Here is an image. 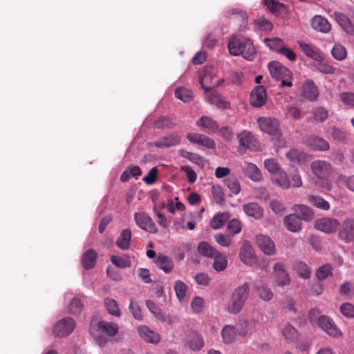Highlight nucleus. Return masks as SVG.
Masks as SVG:
<instances>
[{"label":"nucleus","instance_id":"2","mask_svg":"<svg viewBox=\"0 0 354 354\" xmlns=\"http://www.w3.org/2000/svg\"><path fill=\"white\" fill-rule=\"evenodd\" d=\"M250 295V285L245 282L236 287L227 301L225 308L230 313L236 315L243 308Z\"/></svg>","mask_w":354,"mask_h":354},{"label":"nucleus","instance_id":"22","mask_svg":"<svg viewBox=\"0 0 354 354\" xmlns=\"http://www.w3.org/2000/svg\"><path fill=\"white\" fill-rule=\"evenodd\" d=\"M283 223L286 229L290 232L297 233L301 230L302 223L301 218L296 214H290L285 216Z\"/></svg>","mask_w":354,"mask_h":354},{"label":"nucleus","instance_id":"9","mask_svg":"<svg viewBox=\"0 0 354 354\" xmlns=\"http://www.w3.org/2000/svg\"><path fill=\"white\" fill-rule=\"evenodd\" d=\"M316 325L331 337H338L342 335L341 331L335 323L327 316H320Z\"/></svg>","mask_w":354,"mask_h":354},{"label":"nucleus","instance_id":"37","mask_svg":"<svg viewBox=\"0 0 354 354\" xmlns=\"http://www.w3.org/2000/svg\"><path fill=\"white\" fill-rule=\"evenodd\" d=\"M236 335V329L232 325L225 326L221 331L222 338L225 344L232 343L235 340Z\"/></svg>","mask_w":354,"mask_h":354},{"label":"nucleus","instance_id":"61","mask_svg":"<svg viewBox=\"0 0 354 354\" xmlns=\"http://www.w3.org/2000/svg\"><path fill=\"white\" fill-rule=\"evenodd\" d=\"M214 239L218 244L223 247H228L232 243V239L228 235L221 233L215 234Z\"/></svg>","mask_w":354,"mask_h":354},{"label":"nucleus","instance_id":"64","mask_svg":"<svg viewBox=\"0 0 354 354\" xmlns=\"http://www.w3.org/2000/svg\"><path fill=\"white\" fill-rule=\"evenodd\" d=\"M341 313L347 317H354V306L349 303L343 304L340 306Z\"/></svg>","mask_w":354,"mask_h":354},{"label":"nucleus","instance_id":"42","mask_svg":"<svg viewBox=\"0 0 354 354\" xmlns=\"http://www.w3.org/2000/svg\"><path fill=\"white\" fill-rule=\"evenodd\" d=\"M295 211L301 214V220L304 221H310L314 218L313 211L304 205H297L295 207Z\"/></svg>","mask_w":354,"mask_h":354},{"label":"nucleus","instance_id":"49","mask_svg":"<svg viewBox=\"0 0 354 354\" xmlns=\"http://www.w3.org/2000/svg\"><path fill=\"white\" fill-rule=\"evenodd\" d=\"M283 335L287 341L292 342L297 339L298 333L292 326L287 324L283 328Z\"/></svg>","mask_w":354,"mask_h":354},{"label":"nucleus","instance_id":"16","mask_svg":"<svg viewBox=\"0 0 354 354\" xmlns=\"http://www.w3.org/2000/svg\"><path fill=\"white\" fill-rule=\"evenodd\" d=\"M297 44L303 53L309 58L316 62H323L325 57L324 53L317 47L298 41Z\"/></svg>","mask_w":354,"mask_h":354},{"label":"nucleus","instance_id":"15","mask_svg":"<svg viewBox=\"0 0 354 354\" xmlns=\"http://www.w3.org/2000/svg\"><path fill=\"white\" fill-rule=\"evenodd\" d=\"M257 123L263 132L270 135H278L279 124V121L271 118H259Z\"/></svg>","mask_w":354,"mask_h":354},{"label":"nucleus","instance_id":"48","mask_svg":"<svg viewBox=\"0 0 354 354\" xmlns=\"http://www.w3.org/2000/svg\"><path fill=\"white\" fill-rule=\"evenodd\" d=\"M331 55L336 60L342 61L346 59L347 51L344 46L339 44H336L331 50Z\"/></svg>","mask_w":354,"mask_h":354},{"label":"nucleus","instance_id":"5","mask_svg":"<svg viewBox=\"0 0 354 354\" xmlns=\"http://www.w3.org/2000/svg\"><path fill=\"white\" fill-rule=\"evenodd\" d=\"M75 323L73 319L65 317L59 320L54 326V333L57 336L66 337L74 330Z\"/></svg>","mask_w":354,"mask_h":354},{"label":"nucleus","instance_id":"63","mask_svg":"<svg viewBox=\"0 0 354 354\" xmlns=\"http://www.w3.org/2000/svg\"><path fill=\"white\" fill-rule=\"evenodd\" d=\"M341 101L347 106L354 107V93L344 92L339 95Z\"/></svg>","mask_w":354,"mask_h":354},{"label":"nucleus","instance_id":"47","mask_svg":"<svg viewBox=\"0 0 354 354\" xmlns=\"http://www.w3.org/2000/svg\"><path fill=\"white\" fill-rule=\"evenodd\" d=\"M104 304L106 310L111 315L117 317H120V310L116 301L113 299L106 298L104 300Z\"/></svg>","mask_w":354,"mask_h":354},{"label":"nucleus","instance_id":"25","mask_svg":"<svg viewBox=\"0 0 354 354\" xmlns=\"http://www.w3.org/2000/svg\"><path fill=\"white\" fill-rule=\"evenodd\" d=\"M140 337L147 342L156 344L160 341V336L158 333L151 330L146 326H141L138 328Z\"/></svg>","mask_w":354,"mask_h":354},{"label":"nucleus","instance_id":"14","mask_svg":"<svg viewBox=\"0 0 354 354\" xmlns=\"http://www.w3.org/2000/svg\"><path fill=\"white\" fill-rule=\"evenodd\" d=\"M310 168L313 173L319 178H327L333 171L331 165L324 160L313 161L310 164Z\"/></svg>","mask_w":354,"mask_h":354},{"label":"nucleus","instance_id":"28","mask_svg":"<svg viewBox=\"0 0 354 354\" xmlns=\"http://www.w3.org/2000/svg\"><path fill=\"white\" fill-rule=\"evenodd\" d=\"M286 156L290 161L297 164L304 163L310 159L308 154L295 149L288 151Z\"/></svg>","mask_w":354,"mask_h":354},{"label":"nucleus","instance_id":"10","mask_svg":"<svg viewBox=\"0 0 354 354\" xmlns=\"http://www.w3.org/2000/svg\"><path fill=\"white\" fill-rule=\"evenodd\" d=\"M274 283L278 286H286L290 284V278L286 270L285 264L283 263H276L273 266Z\"/></svg>","mask_w":354,"mask_h":354},{"label":"nucleus","instance_id":"40","mask_svg":"<svg viewBox=\"0 0 354 354\" xmlns=\"http://www.w3.org/2000/svg\"><path fill=\"white\" fill-rule=\"evenodd\" d=\"M229 191L232 193L230 196L237 195L241 191V184L236 177H229L223 180Z\"/></svg>","mask_w":354,"mask_h":354},{"label":"nucleus","instance_id":"45","mask_svg":"<svg viewBox=\"0 0 354 354\" xmlns=\"http://www.w3.org/2000/svg\"><path fill=\"white\" fill-rule=\"evenodd\" d=\"M254 25L255 28L260 31H271L273 28L272 22L265 17H260L255 19Z\"/></svg>","mask_w":354,"mask_h":354},{"label":"nucleus","instance_id":"26","mask_svg":"<svg viewBox=\"0 0 354 354\" xmlns=\"http://www.w3.org/2000/svg\"><path fill=\"white\" fill-rule=\"evenodd\" d=\"M196 124L207 133L215 132L218 125L216 121L208 116H202L196 123Z\"/></svg>","mask_w":354,"mask_h":354},{"label":"nucleus","instance_id":"7","mask_svg":"<svg viewBox=\"0 0 354 354\" xmlns=\"http://www.w3.org/2000/svg\"><path fill=\"white\" fill-rule=\"evenodd\" d=\"M237 138L239 145L244 148L252 151H259L260 149L259 142L250 131H243L237 135Z\"/></svg>","mask_w":354,"mask_h":354},{"label":"nucleus","instance_id":"17","mask_svg":"<svg viewBox=\"0 0 354 354\" xmlns=\"http://www.w3.org/2000/svg\"><path fill=\"white\" fill-rule=\"evenodd\" d=\"M185 346L193 351H198L204 346V340L196 331L189 332L185 339Z\"/></svg>","mask_w":354,"mask_h":354},{"label":"nucleus","instance_id":"29","mask_svg":"<svg viewBox=\"0 0 354 354\" xmlns=\"http://www.w3.org/2000/svg\"><path fill=\"white\" fill-rule=\"evenodd\" d=\"M156 264L158 268L167 274L171 272L174 267L172 259L163 254H160L157 257Z\"/></svg>","mask_w":354,"mask_h":354},{"label":"nucleus","instance_id":"19","mask_svg":"<svg viewBox=\"0 0 354 354\" xmlns=\"http://www.w3.org/2000/svg\"><path fill=\"white\" fill-rule=\"evenodd\" d=\"M239 257L243 263L252 266L257 261L254 251L249 241H245L240 248Z\"/></svg>","mask_w":354,"mask_h":354},{"label":"nucleus","instance_id":"52","mask_svg":"<svg viewBox=\"0 0 354 354\" xmlns=\"http://www.w3.org/2000/svg\"><path fill=\"white\" fill-rule=\"evenodd\" d=\"M187 290V287L184 282L180 280L176 281L174 285V290L176 292L177 298L180 301H182L185 298Z\"/></svg>","mask_w":354,"mask_h":354},{"label":"nucleus","instance_id":"58","mask_svg":"<svg viewBox=\"0 0 354 354\" xmlns=\"http://www.w3.org/2000/svg\"><path fill=\"white\" fill-rule=\"evenodd\" d=\"M315 66L317 71L324 74H333L335 72V68L327 63L318 62Z\"/></svg>","mask_w":354,"mask_h":354},{"label":"nucleus","instance_id":"12","mask_svg":"<svg viewBox=\"0 0 354 354\" xmlns=\"http://www.w3.org/2000/svg\"><path fill=\"white\" fill-rule=\"evenodd\" d=\"M214 71L211 68H206L200 77V84L205 91H209L212 88L220 84V80L214 77Z\"/></svg>","mask_w":354,"mask_h":354},{"label":"nucleus","instance_id":"41","mask_svg":"<svg viewBox=\"0 0 354 354\" xmlns=\"http://www.w3.org/2000/svg\"><path fill=\"white\" fill-rule=\"evenodd\" d=\"M198 250L201 255L210 258H213L216 254H218V251L205 241L201 242L198 244Z\"/></svg>","mask_w":354,"mask_h":354},{"label":"nucleus","instance_id":"55","mask_svg":"<svg viewBox=\"0 0 354 354\" xmlns=\"http://www.w3.org/2000/svg\"><path fill=\"white\" fill-rule=\"evenodd\" d=\"M82 308L83 306L82 301L80 299L75 297L71 300L68 306V310L71 314L77 315L82 311Z\"/></svg>","mask_w":354,"mask_h":354},{"label":"nucleus","instance_id":"56","mask_svg":"<svg viewBox=\"0 0 354 354\" xmlns=\"http://www.w3.org/2000/svg\"><path fill=\"white\" fill-rule=\"evenodd\" d=\"M111 261L119 268L123 269L131 266V261L129 260L116 255H112L111 257Z\"/></svg>","mask_w":354,"mask_h":354},{"label":"nucleus","instance_id":"24","mask_svg":"<svg viewBox=\"0 0 354 354\" xmlns=\"http://www.w3.org/2000/svg\"><path fill=\"white\" fill-rule=\"evenodd\" d=\"M243 172L252 181L259 182L262 179V174L256 165L245 162L241 167Z\"/></svg>","mask_w":354,"mask_h":354},{"label":"nucleus","instance_id":"11","mask_svg":"<svg viewBox=\"0 0 354 354\" xmlns=\"http://www.w3.org/2000/svg\"><path fill=\"white\" fill-rule=\"evenodd\" d=\"M339 221L333 218L324 217L317 220L315 223V228L325 233L330 234L336 232Z\"/></svg>","mask_w":354,"mask_h":354},{"label":"nucleus","instance_id":"46","mask_svg":"<svg viewBox=\"0 0 354 354\" xmlns=\"http://www.w3.org/2000/svg\"><path fill=\"white\" fill-rule=\"evenodd\" d=\"M213 258H214L213 268L215 270L221 272L227 268V259L225 255L218 252V254H216Z\"/></svg>","mask_w":354,"mask_h":354},{"label":"nucleus","instance_id":"23","mask_svg":"<svg viewBox=\"0 0 354 354\" xmlns=\"http://www.w3.org/2000/svg\"><path fill=\"white\" fill-rule=\"evenodd\" d=\"M256 241L259 249L266 254L272 255L274 253L275 246L274 242L268 236L258 235Z\"/></svg>","mask_w":354,"mask_h":354},{"label":"nucleus","instance_id":"6","mask_svg":"<svg viewBox=\"0 0 354 354\" xmlns=\"http://www.w3.org/2000/svg\"><path fill=\"white\" fill-rule=\"evenodd\" d=\"M134 219L136 224L142 229L150 233H156L157 227L151 217L145 212H136Z\"/></svg>","mask_w":354,"mask_h":354},{"label":"nucleus","instance_id":"50","mask_svg":"<svg viewBox=\"0 0 354 354\" xmlns=\"http://www.w3.org/2000/svg\"><path fill=\"white\" fill-rule=\"evenodd\" d=\"M176 97L184 102H188L192 99V92L185 88H178L175 91Z\"/></svg>","mask_w":354,"mask_h":354},{"label":"nucleus","instance_id":"43","mask_svg":"<svg viewBox=\"0 0 354 354\" xmlns=\"http://www.w3.org/2000/svg\"><path fill=\"white\" fill-rule=\"evenodd\" d=\"M230 218V215L227 212L218 213L213 217L211 221V226L213 229H219Z\"/></svg>","mask_w":354,"mask_h":354},{"label":"nucleus","instance_id":"32","mask_svg":"<svg viewBox=\"0 0 354 354\" xmlns=\"http://www.w3.org/2000/svg\"><path fill=\"white\" fill-rule=\"evenodd\" d=\"M131 232L129 228L124 229L117 239L115 245L121 250H126L130 246Z\"/></svg>","mask_w":354,"mask_h":354},{"label":"nucleus","instance_id":"3","mask_svg":"<svg viewBox=\"0 0 354 354\" xmlns=\"http://www.w3.org/2000/svg\"><path fill=\"white\" fill-rule=\"evenodd\" d=\"M268 68L271 76L281 82V87H291L293 75L292 72L279 62L273 61L270 62Z\"/></svg>","mask_w":354,"mask_h":354},{"label":"nucleus","instance_id":"35","mask_svg":"<svg viewBox=\"0 0 354 354\" xmlns=\"http://www.w3.org/2000/svg\"><path fill=\"white\" fill-rule=\"evenodd\" d=\"M335 18L338 24L349 34L354 33V27L352 25L349 19L344 14L340 12H335Z\"/></svg>","mask_w":354,"mask_h":354},{"label":"nucleus","instance_id":"54","mask_svg":"<svg viewBox=\"0 0 354 354\" xmlns=\"http://www.w3.org/2000/svg\"><path fill=\"white\" fill-rule=\"evenodd\" d=\"M316 275L319 281L326 279L328 276L332 275L331 266L329 264L320 266L317 270Z\"/></svg>","mask_w":354,"mask_h":354},{"label":"nucleus","instance_id":"34","mask_svg":"<svg viewBox=\"0 0 354 354\" xmlns=\"http://www.w3.org/2000/svg\"><path fill=\"white\" fill-rule=\"evenodd\" d=\"M97 260V254L93 249L88 250L82 256V266L89 270L94 267Z\"/></svg>","mask_w":354,"mask_h":354},{"label":"nucleus","instance_id":"38","mask_svg":"<svg viewBox=\"0 0 354 354\" xmlns=\"http://www.w3.org/2000/svg\"><path fill=\"white\" fill-rule=\"evenodd\" d=\"M140 175L141 170L139 167L136 165H130L121 174L120 180L122 182H127L131 178H138Z\"/></svg>","mask_w":354,"mask_h":354},{"label":"nucleus","instance_id":"4","mask_svg":"<svg viewBox=\"0 0 354 354\" xmlns=\"http://www.w3.org/2000/svg\"><path fill=\"white\" fill-rule=\"evenodd\" d=\"M274 183L285 189H288L291 186L299 187L302 185L301 178L296 169L290 174V177L286 172L283 171H279L274 178Z\"/></svg>","mask_w":354,"mask_h":354},{"label":"nucleus","instance_id":"59","mask_svg":"<svg viewBox=\"0 0 354 354\" xmlns=\"http://www.w3.org/2000/svg\"><path fill=\"white\" fill-rule=\"evenodd\" d=\"M313 114L314 115L315 120L319 122H324L328 117V110L322 107L315 109L313 111Z\"/></svg>","mask_w":354,"mask_h":354},{"label":"nucleus","instance_id":"1","mask_svg":"<svg viewBox=\"0 0 354 354\" xmlns=\"http://www.w3.org/2000/svg\"><path fill=\"white\" fill-rule=\"evenodd\" d=\"M228 49L231 55H242L244 59L249 61L253 60L257 53L253 42L244 37H234L230 40Z\"/></svg>","mask_w":354,"mask_h":354},{"label":"nucleus","instance_id":"51","mask_svg":"<svg viewBox=\"0 0 354 354\" xmlns=\"http://www.w3.org/2000/svg\"><path fill=\"white\" fill-rule=\"evenodd\" d=\"M259 297L263 301H268L273 297V292L268 287L261 285L257 289Z\"/></svg>","mask_w":354,"mask_h":354},{"label":"nucleus","instance_id":"30","mask_svg":"<svg viewBox=\"0 0 354 354\" xmlns=\"http://www.w3.org/2000/svg\"><path fill=\"white\" fill-rule=\"evenodd\" d=\"M181 137L178 134H170L165 136L156 142L157 147H169L178 145L180 142Z\"/></svg>","mask_w":354,"mask_h":354},{"label":"nucleus","instance_id":"8","mask_svg":"<svg viewBox=\"0 0 354 354\" xmlns=\"http://www.w3.org/2000/svg\"><path fill=\"white\" fill-rule=\"evenodd\" d=\"M316 325L331 337H338L342 335L341 331L335 323L327 316H320Z\"/></svg>","mask_w":354,"mask_h":354},{"label":"nucleus","instance_id":"21","mask_svg":"<svg viewBox=\"0 0 354 354\" xmlns=\"http://www.w3.org/2000/svg\"><path fill=\"white\" fill-rule=\"evenodd\" d=\"M305 144L315 151H324L328 150L330 148L329 143L326 140L316 136H313L307 138L305 141Z\"/></svg>","mask_w":354,"mask_h":354},{"label":"nucleus","instance_id":"60","mask_svg":"<svg viewBox=\"0 0 354 354\" xmlns=\"http://www.w3.org/2000/svg\"><path fill=\"white\" fill-rule=\"evenodd\" d=\"M212 97L210 100V102L212 104H215L218 108L222 109H230V103L218 95H215L214 94H212Z\"/></svg>","mask_w":354,"mask_h":354},{"label":"nucleus","instance_id":"53","mask_svg":"<svg viewBox=\"0 0 354 354\" xmlns=\"http://www.w3.org/2000/svg\"><path fill=\"white\" fill-rule=\"evenodd\" d=\"M264 43L270 49L279 51V48L283 45V41L280 38L276 37L274 39H265Z\"/></svg>","mask_w":354,"mask_h":354},{"label":"nucleus","instance_id":"36","mask_svg":"<svg viewBox=\"0 0 354 354\" xmlns=\"http://www.w3.org/2000/svg\"><path fill=\"white\" fill-rule=\"evenodd\" d=\"M243 210L248 216L257 219L263 216L262 208L255 202H251L244 205Z\"/></svg>","mask_w":354,"mask_h":354},{"label":"nucleus","instance_id":"57","mask_svg":"<svg viewBox=\"0 0 354 354\" xmlns=\"http://www.w3.org/2000/svg\"><path fill=\"white\" fill-rule=\"evenodd\" d=\"M146 305L149 310L159 319L163 320V315L160 308L151 300H147Z\"/></svg>","mask_w":354,"mask_h":354},{"label":"nucleus","instance_id":"13","mask_svg":"<svg viewBox=\"0 0 354 354\" xmlns=\"http://www.w3.org/2000/svg\"><path fill=\"white\" fill-rule=\"evenodd\" d=\"M338 237L346 243L354 240V219L347 218L344 221L339 231Z\"/></svg>","mask_w":354,"mask_h":354},{"label":"nucleus","instance_id":"27","mask_svg":"<svg viewBox=\"0 0 354 354\" xmlns=\"http://www.w3.org/2000/svg\"><path fill=\"white\" fill-rule=\"evenodd\" d=\"M97 330L100 331L107 336L113 337L118 333L119 327L117 324L113 322H107L105 321H100L96 325Z\"/></svg>","mask_w":354,"mask_h":354},{"label":"nucleus","instance_id":"20","mask_svg":"<svg viewBox=\"0 0 354 354\" xmlns=\"http://www.w3.org/2000/svg\"><path fill=\"white\" fill-rule=\"evenodd\" d=\"M266 92L263 86H256L250 94V104L255 107L262 106L266 102Z\"/></svg>","mask_w":354,"mask_h":354},{"label":"nucleus","instance_id":"44","mask_svg":"<svg viewBox=\"0 0 354 354\" xmlns=\"http://www.w3.org/2000/svg\"><path fill=\"white\" fill-rule=\"evenodd\" d=\"M294 268L299 277L305 279H308L310 277L311 270L306 263L297 262L295 264Z\"/></svg>","mask_w":354,"mask_h":354},{"label":"nucleus","instance_id":"39","mask_svg":"<svg viewBox=\"0 0 354 354\" xmlns=\"http://www.w3.org/2000/svg\"><path fill=\"white\" fill-rule=\"evenodd\" d=\"M263 3L274 15H279L285 8L283 3L275 0H263Z\"/></svg>","mask_w":354,"mask_h":354},{"label":"nucleus","instance_id":"33","mask_svg":"<svg viewBox=\"0 0 354 354\" xmlns=\"http://www.w3.org/2000/svg\"><path fill=\"white\" fill-rule=\"evenodd\" d=\"M303 95L310 101L315 100L318 97V91L315 84L310 80L306 81L303 86Z\"/></svg>","mask_w":354,"mask_h":354},{"label":"nucleus","instance_id":"31","mask_svg":"<svg viewBox=\"0 0 354 354\" xmlns=\"http://www.w3.org/2000/svg\"><path fill=\"white\" fill-rule=\"evenodd\" d=\"M313 28L322 32L326 33L330 30V24L326 19L320 16L316 15L312 19Z\"/></svg>","mask_w":354,"mask_h":354},{"label":"nucleus","instance_id":"62","mask_svg":"<svg viewBox=\"0 0 354 354\" xmlns=\"http://www.w3.org/2000/svg\"><path fill=\"white\" fill-rule=\"evenodd\" d=\"M270 207L277 214L282 215L286 212V207L281 201H270Z\"/></svg>","mask_w":354,"mask_h":354},{"label":"nucleus","instance_id":"18","mask_svg":"<svg viewBox=\"0 0 354 354\" xmlns=\"http://www.w3.org/2000/svg\"><path fill=\"white\" fill-rule=\"evenodd\" d=\"M187 139L192 144H196L207 149H214L215 147L214 140L204 134L188 133L187 135Z\"/></svg>","mask_w":354,"mask_h":354}]
</instances>
